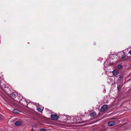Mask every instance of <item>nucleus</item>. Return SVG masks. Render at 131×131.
Wrapping results in <instances>:
<instances>
[{
	"instance_id": "1",
	"label": "nucleus",
	"mask_w": 131,
	"mask_h": 131,
	"mask_svg": "<svg viewBox=\"0 0 131 131\" xmlns=\"http://www.w3.org/2000/svg\"><path fill=\"white\" fill-rule=\"evenodd\" d=\"M1 86V88L8 95H9L10 93V87L8 85H4V86Z\"/></svg>"
},
{
	"instance_id": "2",
	"label": "nucleus",
	"mask_w": 131,
	"mask_h": 131,
	"mask_svg": "<svg viewBox=\"0 0 131 131\" xmlns=\"http://www.w3.org/2000/svg\"><path fill=\"white\" fill-rule=\"evenodd\" d=\"M108 108V105H103L101 108V111L102 112H104Z\"/></svg>"
},
{
	"instance_id": "3",
	"label": "nucleus",
	"mask_w": 131,
	"mask_h": 131,
	"mask_svg": "<svg viewBox=\"0 0 131 131\" xmlns=\"http://www.w3.org/2000/svg\"><path fill=\"white\" fill-rule=\"evenodd\" d=\"M50 117L52 120H56L58 119L59 116L56 114H51Z\"/></svg>"
},
{
	"instance_id": "4",
	"label": "nucleus",
	"mask_w": 131,
	"mask_h": 131,
	"mask_svg": "<svg viewBox=\"0 0 131 131\" xmlns=\"http://www.w3.org/2000/svg\"><path fill=\"white\" fill-rule=\"evenodd\" d=\"M24 101H23L22 102H21V104L23 106H27L28 104L29 103V101L28 102L27 101H26L24 99Z\"/></svg>"
},
{
	"instance_id": "5",
	"label": "nucleus",
	"mask_w": 131,
	"mask_h": 131,
	"mask_svg": "<svg viewBox=\"0 0 131 131\" xmlns=\"http://www.w3.org/2000/svg\"><path fill=\"white\" fill-rule=\"evenodd\" d=\"M65 118H66L64 119L65 121H67L68 120H70V121H72L73 120L72 118H73V117H71L70 116H64Z\"/></svg>"
},
{
	"instance_id": "6",
	"label": "nucleus",
	"mask_w": 131,
	"mask_h": 131,
	"mask_svg": "<svg viewBox=\"0 0 131 131\" xmlns=\"http://www.w3.org/2000/svg\"><path fill=\"white\" fill-rule=\"evenodd\" d=\"M112 73L113 75L115 76L118 74V71L116 69H115L112 71Z\"/></svg>"
},
{
	"instance_id": "7",
	"label": "nucleus",
	"mask_w": 131,
	"mask_h": 131,
	"mask_svg": "<svg viewBox=\"0 0 131 131\" xmlns=\"http://www.w3.org/2000/svg\"><path fill=\"white\" fill-rule=\"evenodd\" d=\"M115 122L113 121L109 122L108 123V125L109 126H113L115 124Z\"/></svg>"
},
{
	"instance_id": "8",
	"label": "nucleus",
	"mask_w": 131,
	"mask_h": 131,
	"mask_svg": "<svg viewBox=\"0 0 131 131\" xmlns=\"http://www.w3.org/2000/svg\"><path fill=\"white\" fill-rule=\"evenodd\" d=\"M96 113L95 112H93L91 114V117H93L91 119H91H92L94 117L96 116Z\"/></svg>"
},
{
	"instance_id": "9",
	"label": "nucleus",
	"mask_w": 131,
	"mask_h": 131,
	"mask_svg": "<svg viewBox=\"0 0 131 131\" xmlns=\"http://www.w3.org/2000/svg\"><path fill=\"white\" fill-rule=\"evenodd\" d=\"M10 96L13 99L15 100V99L16 97V96L15 95L14 93L10 94Z\"/></svg>"
},
{
	"instance_id": "10",
	"label": "nucleus",
	"mask_w": 131,
	"mask_h": 131,
	"mask_svg": "<svg viewBox=\"0 0 131 131\" xmlns=\"http://www.w3.org/2000/svg\"><path fill=\"white\" fill-rule=\"evenodd\" d=\"M126 57H127V55L124 53L123 55H122V57L120 58V59H124Z\"/></svg>"
},
{
	"instance_id": "11",
	"label": "nucleus",
	"mask_w": 131,
	"mask_h": 131,
	"mask_svg": "<svg viewBox=\"0 0 131 131\" xmlns=\"http://www.w3.org/2000/svg\"><path fill=\"white\" fill-rule=\"evenodd\" d=\"M21 121H17L15 123V124L16 126H19L21 124Z\"/></svg>"
},
{
	"instance_id": "12",
	"label": "nucleus",
	"mask_w": 131,
	"mask_h": 131,
	"mask_svg": "<svg viewBox=\"0 0 131 131\" xmlns=\"http://www.w3.org/2000/svg\"><path fill=\"white\" fill-rule=\"evenodd\" d=\"M37 108L38 111L39 112H41L42 111V109H41L38 106H37L36 107Z\"/></svg>"
},
{
	"instance_id": "13",
	"label": "nucleus",
	"mask_w": 131,
	"mask_h": 131,
	"mask_svg": "<svg viewBox=\"0 0 131 131\" xmlns=\"http://www.w3.org/2000/svg\"><path fill=\"white\" fill-rule=\"evenodd\" d=\"M117 68L120 69L122 68V66L121 65H118L117 67Z\"/></svg>"
},
{
	"instance_id": "14",
	"label": "nucleus",
	"mask_w": 131,
	"mask_h": 131,
	"mask_svg": "<svg viewBox=\"0 0 131 131\" xmlns=\"http://www.w3.org/2000/svg\"><path fill=\"white\" fill-rule=\"evenodd\" d=\"M121 85H118L117 86V89H118V90L119 91L121 89Z\"/></svg>"
},
{
	"instance_id": "15",
	"label": "nucleus",
	"mask_w": 131,
	"mask_h": 131,
	"mask_svg": "<svg viewBox=\"0 0 131 131\" xmlns=\"http://www.w3.org/2000/svg\"><path fill=\"white\" fill-rule=\"evenodd\" d=\"M13 112L14 113H18V110L16 109H14L13 110Z\"/></svg>"
},
{
	"instance_id": "16",
	"label": "nucleus",
	"mask_w": 131,
	"mask_h": 131,
	"mask_svg": "<svg viewBox=\"0 0 131 131\" xmlns=\"http://www.w3.org/2000/svg\"><path fill=\"white\" fill-rule=\"evenodd\" d=\"M39 131H46V130L44 128H41L39 130Z\"/></svg>"
},
{
	"instance_id": "17",
	"label": "nucleus",
	"mask_w": 131,
	"mask_h": 131,
	"mask_svg": "<svg viewBox=\"0 0 131 131\" xmlns=\"http://www.w3.org/2000/svg\"><path fill=\"white\" fill-rule=\"evenodd\" d=\"M129 53H130V54L131 55V50L129 51Z\"/></svg>"
},
{
	"instance_id": "18",
	"label": "nucleus",
	"mask_w": 131,
	"mask_h": 131,
	"mask_svg": "<svg viewBox=\"0 0 131 131\" xmlns=\"http://www.w3.org/2000/svg\"><path fill=\"white\" fill-rule=\"evenodd\" d=\"M2 116V115H1V114H0V117H1Z\"/></svg>"
},
{
	"instance_id": "19",
	"label": "nucleus",
	"mask_w": 131,
	"mask_h": 131,
	"mask_svg": "<svg viewBox=\"0 0 131 131\" xmlns=\"http://www.w3.org/2000/svg\"><path fill=\"white\" fill-rule=\"evenodd\" d=\"M73 123L72 122H71V123Z\"/></svg>"
},
{
	"instance_id": "20",
	"label": "nucleus",
	"mask_w": 131,
	"mask_h": 131,
	"mask_svg": "<svg viewBox=\"0 0 131 131\" xmlns=\"http://www.w3.org/2000/svg\"><path fill=\"white\" fill-rule=\"evenodd\" d=\"M33 103L34 104V105H35V103Z\"/></svg>"
}]
</instances>
